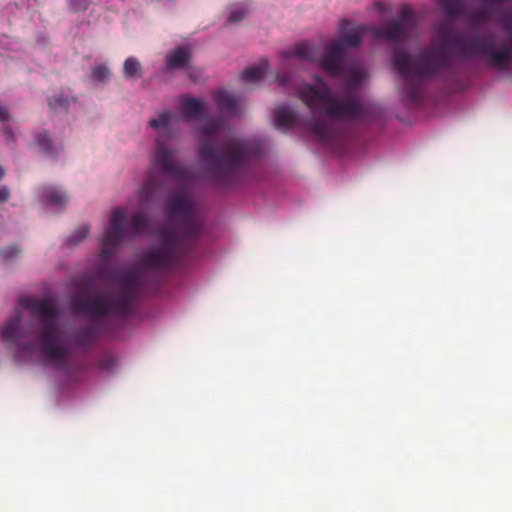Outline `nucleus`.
Wrapping results in <instances>:
<instances>
[{"label": "nucleus", "instance_id": "ddd939ff", "mask_svg": "<svg viewBox=\"0 0 512 512\" xmlns=\"http://www.w3.org/2000/svg\"><path fill=\"white\" fill-rule=\"evenodd\" d=\"M213 97L221 114L228 116L238 114L237 100L232 93L220 90L214 92Z\"/></svg>", "mask_w": 512, "mask_h": 512}, {"label": "nucleus", "instance_id": "4c0bfd02", "mask_svg": "<svg viewBox=\"0 0 512 512\" xmlns=\"http://www.w3.org/2000/svg\"><path fill=\"white\" fill-rule=\"evenodd\" d=\"M5 175V171L2 167H0V179L3 178Z\"/></svg>", "mask_w": 512, "mask_h": 512}, {"label": "nucleus", "instance_id": "423d86ee", "mask_svg": "<svg viewBox=\"0 0 512 512\" xmlns=\"http://www.w3.org/2000/svg\"><path fill=\"white\" fill-rule=\"evenodd\" d=\"M20 305L29 310L37 318L39 328L40 350L45 361L56 368L65 369L68 366L69 349L57 340L59 332L58 320L60 311L50 298L27 297L20 301Z\"/></svg>", "mask_w": 512, "mask_h": 512}, {"label": "nucleus", "instance_id": "a878e982", "mask_svg": "<svg viewBox=\"0 0 512 512\" xmlns=\"http://www.w3.org/2000/svg\"><path fill=\"white\" fill-rule=\"evenodd\" d=\"M247 15H248V10L246 7H244V6L235 7L231 11V13L228 17V22L236 24V23L240 22L241 20H243Z\"/></svg>", "mask_w": 512, "mask_h": 512}, {"label": "nucleus", "instance_id": "6e6552de", "mask_svg": "<svg viewBox=\"0 0 512 512\" xmlns=\"http://www.w3.org/2000/svg\"><path fill=\"white\" fill-rule=\"evenodd\" d=\"M415 26L414 12L409 6L403 5L399 11V20L373 28L372 32L377 39L398 43L406 39Z\"/></svg>", "mask_w": 512, "mask_h": 512}, {"label": "nucleus", "instance_id": "bb28decb", "mask_svg": "<svg viewBox=\"0 0 512 512\" xmlns=\"http://www.w3.org/2000/svg\"><path fill=\"white\" fill-rule=\"evenodd\" d=\"M20 254V249L16 245H9L0 250V256L4 260H12Z\"/></svg>", "mask_w": 512, "mask_h": 512}, {"label": "nucleus", "instance_id": "1a4fd4ad", "mask_svg": "<svg viewBox=\"0 0 512 512\" xmlns=\"http://www.w3.org/2000/svg\"><path fill=\"white\" fill-rule=\"evenodd\" d=\"M22 315L17 312L7 321L1 331L2 339L8 344L10 349L15 350V355L20 357L23 354L32 355L35 345L32 342L23 343V334L21 331Z\"/></svg>", "mask_w": 512, "mask_h": 512}, {"label": "nucleus", "instance_id": "4be33fe9", "mask_svg": "<svg viewBox=\"0 0 512 512\" xmlns=\"http://www.w3.org/2000/svg\"><path fill=\"white\" fill-rule=\"evenodd\" d=\"M267 68H268V61L264 60L258 66H252V67L245 69L242 72V79L245 82H256L264 77Z\"/></svg>", "mask_w": 512, "mask_h": 512}, {"label": "nucleus", "instance_id": "f257e3e1", "mask_svg": "<svg viewBox=\"0 0 512 512\" xmlns=\"http://www.w3.org/2000/svg\"><path fill=\"white\" fill-rule=\"evenodd\" d=\"M166 213L167 224L160 233L158 244L143 254L142 269L122 277L117 295L98 293L88 298H74L71 306L75 314L87 315L92 320L126 316L148 285L151 273H168L190 255L204 229L195 199L186 192H178L167 200Z\"/></svg>", "mask_w": 512, "mask_h": 512}, {"label": "nucleus", "instance_id": "dca6fc26", "mask_svg": "<svg viewBox=\"0 0 512 512\" xmlns=\"http://www.w3.org/2000/svg\"><path fill=\"white\" fill-rule=\"evenodd\" d=\"M282 55L286 59L296 57L301 60L314 61L317 57V51L312 44L303 42L297 44L292 50L284 51Z\"/></svg>", "mask_w": 512, "mask_h": 512}, {"label": "nucleus", "instance_id": "7c9ffc66", "mask_svg": "<svg viewBox=\"0 0 512 512\" xmlns=\"http://www.w3.org/2000/svg\"><path fill=\"white\" fill-rule=\"evenodd\" d=\"M364 77L365 75L362 71H354L349 77V86L355 87L359 85L363 81Z\"/></svg>", "mask_w": 512, "mask_h": 512}, {"label": "nucleus", "instance_id": "58836bf2", "mask_svg": "<svg viewBox=\"0 0 512 512\" xmlns=\"http://www.w3.org/2000/svg\"><path fill=\"white\" fill-rule=\"evenodd\" d=\"M479 16H480V18H481V19H484V18H485V17H484V12H480V13H479Z\"/></svg>", "mask_w": 512, "mask_h": 512}, {"label": "nucleus", "instance_id": "c85d7f7f", "mask_svg": "<svg viewBox=\"0 0 512 512\" xmlns=\"http://www.w3.org/2000/svg\"><path fill=\"white\" fill-rule=\"evenodd\" d=\"M70 10L74 12L85 11L89 6V0H68Z\"/></svg>", "mask_w": 512, "mask_h": 512}, {"label": "nucleus", "instance_id": "5701e85b", "mask_svg": "<svg viewBox=\"0 0 512 512\" xmlns=\"http://www.w3.org/2000/svg\"><path fill=\"white\" fill-rule=\"evenodd\" d=\"M89 232L90 229L86 225L78 227L69 235L67 243L72 245L78 244L88 236Z\"/></svg>", "mask_w": 512, "mask_h": 512}, {"label": "nucleus", "instance_id": "412c9836", "mask_svg": "<svg viewBox=\"0 0 512 512\" xmlns=\"http://www.w3.org/2000/svg\"><path fill=\"white\" fill-rule=\"evenodd\" d=\"M36 146L38 150L48 156H57L58 152L54 147L50 135L46 132H40L35 136Z\"/></svg>", "mask_w": 512, "mask_h": 512}, {"label": "nucleus", "instance_id": "cd10ccee", "mask_svg": "<svg viewBox=\"0 0 512 512\" xmlns=\"http://www.w3.org/2000/svg\"><path fill=\"white\" fill-rule=\"evenodd\" d=\"M116 366V360L112 356H104L99 361V369L101 371H112Z\"/></svg>", "mask_w": 512, "mask_h": 512}, {"label": "nucleus", "instance_id": "473e14b6", "mask_svg": "<svg viewBox=\"0 0 512 512\" xmlns=\"http://www.w3.org/2000/svg\"><path fill=\"white\" fill-rule=\"evenodd\" d=\"M10 119V113L6 107L0 103V121L2 123L7 122Z\"/></svg>", "mask_w": 512, "mask_h": 512}, {"label": "nucleus", "instance_id": "f704fd0d", "mask_svg": "<svg viewBox=\"0 0 512 512\" xmlns=\"http://www.w3.org/2000/svg\"><path fill=\"white\" fill-rule=\"evenodd\" d=\"M484 4H494V5H500L503 0H483Z\"/></svg>", "mask_w": 512, "mask_h": 512}, {"label": "nucleus", "instance_id": "7ed1b4c3", "mask_svg": "<svg viewBox=\"0 0 512 512\" xmlns=\"http://www.w3.org/2000/svg\"><path fill=\"white\" fill-rule=\"evenodd\" d=\"M226 130H230V127L220 118L212 119L199 128V158L205 166L207 179L218 187L237 184L252 157L258 153L249 141L230 136L216 147L215 141Z\"/></svg>", "mask_w": 512, "mask_h": 512}, {"label": "nucleus", "instance_id": "9b49d317", "mask_svg": "<svg viewBox=\"0 0 512 512\" xmlns=\"http://www.w3.org/2000/svg\"><path fill=\"white\" fill-rule=\"evenodd\" d=\"M368 30L365 25H353L348 19H342L339 23V41L343 47H358L361 44L363 34Z\"/></svg>", "mask_w": 512, "mask_h": 512}, {"label": "nucleus", "instance_id": "aec40b11", "mask_svg": "<svg viewBox=\"0 0 512 512\" xmlns=\"http://www.w3.org/2000/svg\"><path fill=\"white\" fill-rule=\"evenodd\" d=\"M123 75L126 79L137 80L143 76L142 66L135 57H128L123 64Z\"/></svg>", "mask_w": 512, "mask_h": 512}, {"label": "nucleus", "instance_id": "6ab92c4d", "mask_svg": "<svg viewBox=\"0 0 512 512\" xmlns=\"http://www.w3.org/2000/svg\"><path fill=\"white\" fill-rule=\"evenodd\" d=\"M441 7L445 10L446 16L450 19L456 16H462L467 13L466 4L463 0H438Z\"/></svg>", "mask_w": 512, "mask_h": 512}, {"label": "nucleus", "instance_id": "2f4dec72", "mask_svg": "<svg viewBox=\"0 0 512 512\" xmlns=\"http://www.w3.org/2000/svg\"><path fill=\"white\" fill-rule=\"evenodd\" d=\"M10 195H11L10 189L7 186H5V185L0 186V203L8 201L10 198Z\"/></svg>", "mask_w": 512, "mask_h": 512}, {"label": "nucleus", "instance_id": "f3484780", "mask_svg": "<svg viewBox=\"0 0 512 512\" xmlns=\"http://www.w3.org/2000/svg\"><path fill=\"white\" fill-rule=\"evenodd\" d=\"M42 198L47 204L57 208H63L68 202L66 193L54 186L44 187L42 189Z\"/></svg>", "mask_w": 512, "mask_h": 512}, {"label": "nucleus", "instance_id": "c9c22d12", "mask_svg": "<svg viewBox=\"0 0 512 512\" xmlns=\"http://www.w3.org/2000/svg\"><path fill=\"white\" fill-rule=\"evenodd\" d=\"M158 285H159V279H156V280H154V281L151 283V285H150V286H151V288L156 289V288H158Z\"/></svg>", "mask_w": 512, "mask_h": 512}, {"label": "nucleus", "instance_id": "393cba45", "mask_svg": "<svg viewBox=\"0 0 512 512\" xmlns=\"http://www.w3.org/2000/svg\"><path fill=\"white\" fill-rule=\"evenodd\" d=\"M91 76L95 81L103 83L110 77V70L105 65H98L92 69Z\"/></svg>", "mask_w": 512, "mask_h": 512}, {"label": "nucleus", "instance_id": "e433bc0d", "mask_svg": "<svg viewBox=\"0 0 512 512\" xmlns=\"http://www.w3.org/2000/svg\"><path fill=\"white\" fill-rule=\"evenodd\" d=\"M4 132H5L7 135H9V136H11V137H12V130H11L10 128H6V129L4 130Z\"/></svg>", "mask_w": 512, "mask_h": 512}, {"label": "nucleus", "instance_id": "f03ea898", "mask_svg": "<svg viewBox=\"0 0 512 512\" xmlns=\"http://www.w3.org/2000/svg\"><path fill=\"white\" fill-rule=\"evenodd\" d=\"M440 45L437 48L420 50L415 56L395 47L392 52V65L402 80L401 96L411 104H418L426 83L436 77L450 73L456 78L451 49L464 60L482 57L496 69L504 70L512 65V41L496 39L491 33L469 36L457 34L447 26L438 28Z\"/></svg>", "mask_w": 512, "mask_h": 512}, {"label": "nucleus", "instance_id": "0eeeda50", "mask_svg": "<svg viewBox=\"0 0 512 512\" xmlns=\"http://www.w3.org/2000/svg\"><path fill=\"white\" fill-rule=\"evenodd\" d=\"M127 213L122 208H115L111 213L109 227L105 230L100 257L109 259L115 253L119 244L126 235L136 236L145 232L148 228L147 217L142 212L135 213L130 220L129 228H126Z\"/></svg>", "mask_w": 512, "mask_h": 512}, {"label": "nucleus", "instance_id": "9d476101", "mask_svg": "<svg viewBox=\"0 0 512 512\" xmlns=\"http://www.w3.org/2000/svg\"><path fill=\"white\" fill-rule=\"evenodd\" d=\"M344 49L337 40L331 41L320 60L321 67L331 75H337L341 70Z\"/></svg>", "mask_w": 512, "mask_h": 512}, {"label": "nucleus", "instance_id": "f8f14e48", "mask_svg": "<svg viewBox=\"0 0 512 512\" xmlns=\"http://www.w3.org/2000/svg\"><path fill=\"white\" fill-rule=\"evenodd\" d=\"M104 327L100 323H90L82 328L77 329L73 335V341L80 347L90 346L99 336Z\"/></svg>", "mask_w": 512, "mask_h": 512}, {"label": "nucleus", "instance_id": "4468645a", "mask_svg": "<svg viewBox=\"0 0 512 512\" xmlns=\"http://www.w3.org/2000/svg\"><path fill=\"white\" fill-rule=\"evenodd\" d=\"M274 123L277 128L290 129L297 124V114L286 105L278 106L274 113Z\"/></svg>", "mask_w": 512, "mask_h": 512}, {"label": "nucleus", "instance_id": "39448f33", "mask_svg": "<svg viewBox=\"0 0 512 512\" xmlns=\"http://www.w3.org/2000/svg\"><path fill=\"white\" fill-rule=\"evenodd\" d=\"M173 117L171 112L164 111L149 121V126L157 132L158 137L147 179L138 191L139 201L143 205L155 203L160 198L167 186L166 176L181 183L189 180L188 170L175 159L176 150L166 144L174 135L171 126Z\"/></svg>", "mask_w": 512, "mask_h": 512}, {"label": "nucleus", "instance_id": "c756f323", "mask_svg": "<svg viewBox=\"0 0 512 512\" xmlns=\"http://www.w3.org/2000/svg\"><path fill=\"white\" fill-rule=\"evenodd\" d=\"M501 24L508 35L512 37V13H505L501 18Z\"/></svg>", "mask_w": 512, "mask_h": 512}, {"label": "nucleus", "instance_id": "a211bd4d", "mask_svg": "<svg viewBox=\"0 0 512 512\" xmlns=\"http://www.w3.org/2000/svg\"><path fill=\"white\" fill-rule=\"evenodd\" d=\"M190 62V50L186 46H180L169 53L167 66L169 69L185 68Z\"/></svg>", "mask_w": 512, "mask_h": 512}, {"label": "nucleus", "instance_id": "2eb2a0df", "mask_svg": "<svg viewBox=\"0 0 512 512\" xmlns=\"http://www.w3.org/2000/svg\"><path fill=\"white\" fill-rule=\"evenodd\" d=\"M182 111L185 118L203 119L205 112V104L203 101L193 98L185 97L182 99Z\"/></svg>", "mask_w": 512, "mask_h": 512}, {"label": "nucleus", "instance_id": "72a5a7b5", "mask_svg": "<svg viewBox=\"0 0 512 512\" xmlns=\"http://www.w3.org/2000/svg\"><path fill=\"white\" fill-rule=\"evenodd\" d=\"M277 79L279 80V83H280V85H282V86H285V85L290 81V78H289V77H286V76L280 77V76L278 75V76H277Z\"/></svg>", "mask_w": 512, "mask_h": 512}, {"label": "nucleus", "instance_id": "b1692460", "mask_svg": "<svg viewBox=\"0 0 512 512\" xmlns=\"http://www.w3.org/2000/svg\"><path fill=\"white\" fill-rule=\"evenodd\" d=\"M48 105L49 107L56 111L59 109H66L69 105V98L66 96H63L62 94L49 97L48 98Z\"/></svg>", "mask_w": 512, "mask_h": 512}, {"label": "nucleus", "instance_id": "20e7f679", "mask_svg": "<svg viewBox=\"0 0 512 512\" xmlns=\"http://www.w3.org/2000/svg\"><path fill=\"white\" fill-rule=\"evenodd\" d=\"M316 81L317 86L307 83L295 85L292 93L313 115L326 117L307 120L305 126L318 142L332 145L339 138V131L333 120H362L366 116L365 107L357 95L347 94L340 98L321 78H317Z\"/></svg>", "mask_w": 512, "mask_h": 512}]
</instances>
